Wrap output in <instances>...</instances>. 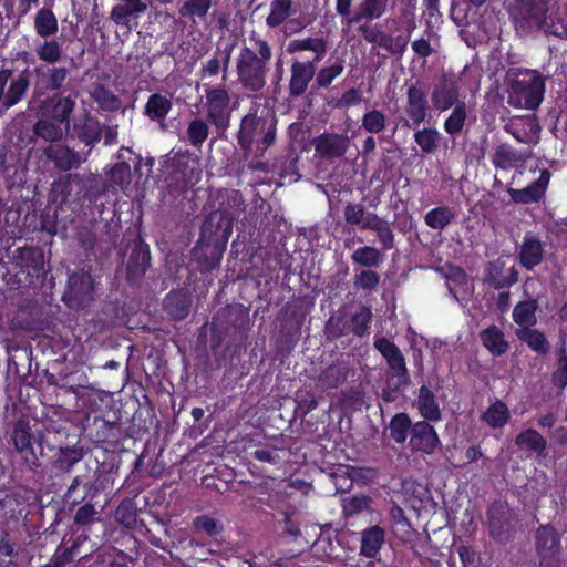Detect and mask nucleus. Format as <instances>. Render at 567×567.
Masks as SVG:
<instances>
[{
    "mask_svg": "<svg viewBox=\"0 0 567 567\" xmlns=\"http://www.w3.org/2000/svg\"><path fill=\"white\" fill-rule=\"evenodd\" d=\"M271 56L269 43L252 32L249 45L241 49L236 65L238 80L247 91L259 92L264 89Z\"/></svg>",
    "mask_w": 567,
    "mask_h": 567,
    "instance_id": "obj_1",
    "label": "nucleus"
},
{
    "mask_svg": "<svg viewBox=\"0 0 567 567\" xmlns=\"http://www.w3.org/2000/svg\"><path fill=\"white\" fill-rule=\"evenodd\" d=\"M328 50L323 38L295 39L287 47L288 53L311 51L315 53L311 61H293L290 66L289 95L299 97L306 93L310 82L316 78V63L321 61Z\"/></svg>",
    "mask_w": 567,
    "mask_h": 567,
    "instance_id": "obj_2",
    "label": "nucleus"
},
{
    "mask_svg": "<svg viewBox=\"0 0 567 567\" xmlns=\"http://www.w3.org/2000/svg\"><path fill=\"white\" fill-rule=\"evenodd\" d=\"M545 83L536 71H525L511 84L508 104L514 107L535 110L543 101Z\"/></svg>",
    "mask_w": 567,
    "mask_h": 567,
    "instance_id": "obj_3",
    "label": "nucleus"
},
{
    "mask_svg": "<svg viewBox=\"0 0 567 567\" xmlns=\"http://www.w3.org/2000/svg\"><path fill=\"white\" fill-rule=\"evenodd\" d=\"M78 92H58L39 97L34 104L31 99L28 102V110L38 116H45L64 123V128H70V117L76 104Z\"/></svg>",
    "mask_w": 567,
    "mask_h": 567,
    "instance_id": "obj_4",
    "label": "nucleus"
},
{
    "mask_svg": "<svg viewBox=\"0 0 567 567\" xmlns=\"http://www.w3.org/2000/svg\"><path fill=\"white\" fill-rule=\"evenodd\" d=\"M31 74L33 76L31 103L34 104L39 97H43L50 92L65 91L64 84L70 75V70L55 64H39L32 69Z\"/></svg>",
    "mask_w": 567,
    "mask_h": 567,
    "instance_id": "obj_5",
    "label": "nucleus"
},
{
    "mask_svg": "<svg viewBox=\"0 0 567 567\" xmlns=\"http://www.w3.org/2000/svg\"><path fill=\"white\" fill-rule=\"evenodd\" d=\"M12 75V69H0V117L3 116L8 110L20 103L30 87V79L27 70L21 72L16 79H11Z\"/></svg>",
    "mask_w": 567,
    "mask_h": 567,
    "instance_id": "obj_6",
    "label": "nucleus"
},
{
    "mask_svg": "<svg viewBox=\"0 0 567 567\" xmlns=\"http://www.w3.org/2000/svg\"><path fill=\"white\" fill-rule=\"evenodd\" d=\"M190 260L203 274L213 270V212L207 213L204 218L199 237L190 251Z\"/></svg>",
    "mask_w": 567,
    "mask_h": 567,
    "instance_id": "obj_7",
    "label": "nucleus"
},
{
    "mask_svg": "<svg viewBox=\"0 0 567 567\" xmlns=\"http://www.w3.org/2000/svg\"><path fill=\"white\" fill-rule=\"evenodd\" d=\"M517 519L508 504L495 502L488 509V527L492 537L498 542H505L515 532Z\"/></svg>",
    "mask_w": 567,
    "mask_h": 567,
    "instance_id": "obj_8",
    "label": "nucleus"
},
{
    "mask_svg": "<svg viewBox=\"0 0 567 567\" xmlns=\"http://www.w3.org/2000/svg\"><path fill=\"white\" fill-rule=\"evenodd\" d=\"M12 442L16 450L20 453L24 463L35 472L42 466V462L37 454L35 447L42 451L40 443L35 442L34 436L30 432L28 424L19 422L16 424L12 433Z\"/></svg>",
    "mask_w": 567,
    "mask_h": 567,
    "instance_id": "obj_9",
    "label": "nucleus"
},
{
    "mask_svg": "<svg viewBox=\"0 0 567 567\" xmlns=\"http://www.w3.org/2000/svg\"><path fill=\"white\" fill-rule=\"evenodd\" d=\"M536 549L542 567H559L560 540L550 526H542L536 532Z\"/></svg>",
    "mask_w": 567,
    "mask_h": 567,
    "instance_id": "obj_10",
    "label": "nucleus"
},
{
    "mask_svg": "<svg viewBox=\"0 0 567 567\" xmlns=\"http://www.w3.org/2000/svg\"><path fill=\"white\" fill-rule=\"evenodd\" d=\"M548 0H515L511 14L522 24L542 28L546 21Z\"/></svg>",
    "mask_w": 567,
    "mask_h": 567,
    "instance_id": "obj_11",
    "label": "nucleus"
},
{
    "mask_svg": "<svg viewBox=\"0 0 567 567\" xmlns=\"http://www.w3.org/2000/svg\"><path fill=\"white\" fill-rule=\"evenodd\" d=\"M150 266V247L142 238H138L134 241L126 264V280L128 285L132 287H140Z\"/></svg>",
    "mask_w": 567,
    "mask_h": 567,
    "instance_id": "obj_12",
    "label": "nucleus"
},
{
    "mask_svg": "<svg viewBox=\"0 0 567 567\" xmlns=\"http://www.w3.org/2000/svg\"><path fill=\"white\" fill-rule=\"evenodd\" d=\"M93 279L89 272H72L68 279V286L63 293V301L72 307L84 306L92 299Z\"/></svg>",
    "mask_w": 567,
    "mask_h": 567,
    "instance_id": "obj_13",
    "label": "nucleus"
},
{
    "mask_svg": "<svg viewBox=\"0 0 567 567\" xmlns=\"http://www.w3.org/2000/svg\"><path fill=\"white\" fill-rule=\"evenodd\" d=\"M431 102L433 109L444 112L452 106H456L460 101V85L452 76L442 75L434 83L431 92Z\"/></svg>",
    "mask_w": 567,
    "mask_h": 567,
    "instance_id": "obj_14",
    "label": "nucleus"
},
{
    "mask_svg": "<svg viewBox=\"0 0 567 567\" xmlns=\"http://www.w3.org/2000/svg\"><path fill=\"white\" fill-rule=\"evenodd\" d=\"M316 155L322 159L342 157L350 146V138L344 134L322 133L312 140Z\"/></svg>",
    "mask_w": 567,
    "mask_h": 567,
    "instance_id": "obj_15",
    "label": "nucleus"
},
{
    "mask_svg": "<svg viewBox=\"0 0 567 567\" xmlns=\"http://www.w3.org/2000/svg\"><path fill=\"white\" fill-rule=\"evenodd\" d=\"M12 262L27 278H39L44 274V255L38 247L17 248Z\"/></svg>",
    "mask_w": 567,
    "mask_h": 567,
    "instance_id": "obj_16",
    "label": "nucleus"
},
{
    "mask_svg": "<svg viewBox=\"0 0 567 567\" xmlns=\"http://www.w3.org/2000/svg\"><path fill=\"white\" fill-rule=\"evenodd\" d=\"M363 39L391 54H402L408 45L409 39L403 35L392 37L383 32L378 25L362 24L359 28Z\"/></svg>",
    "mask_w": 567,
    "mask_h": 567,
    "instance_id": "obj_17",
    "label": "nucleus"
},
{
    "mask_svg": "<svg viewBox=\"0 0 567 567\" xmlns=\"http://www.w3.org/2000/svg\"><path fill=\"white\" fill-rule=\"evenodd\" d=\"M546 244L534 234H526L517 249V259L523 268L533 270L539 266L546 255Z\"/></svg>",
    "mask_w": 567,
    "mask_h": 567,
    "instance_id": "obj_18",
    "label": "nucleus"
},
{
    "mask_svg": "<svg viewBox=\"0 0 567 567\" xmlns=\"http://www.w3.org/2000/svg\"><path fill=\"white\" fill-rule=\"evenodd\" d=\"M439 443L440 440L434 427L427 422H417L411 427L409 446L412 451L430 454Z\"/></svg>",
    "mask_w": 567,
    "mask_h": 567,
    "instance_id": "obj_19",
    "label": "nucleus"
},
{
    "mask_svg": "<svg viewBox=\"0 0 567 567\" xmlns=\"http://www.w3.org/2000/svg\"><path fill=\"white\" fill-rule=\"evenodd\" d=\"M190 307L192 296L183 289L172 290L163 301L164 311L174 321L184 320L189 315Z\"/></svg>",
    "mask_w": 567,
    "mask_h": 567,
    "instance_id": "obj_20",
    "label": "nucleus"
},
{
    "mask_svg": "<svg viewBox=\"0 0 567 567\" xmlns=\"http://www.w3.org/2000/svg\"><path fill=\"white\" fill-rule=\"evenodd\" d=\"M549 179V171L543 169L537 181L523 189L509 188L508 194L515 203L529 204L538 202L544 196Z\"/></svg>",
    "mask_w": 567,
    "mask_h": 567,
    "instance_id": "obj_21",
    "label": "nucleus"
},
{
    "mask_svg": "<svg viewBox=\"0 0 567 567\" xmlns=\"http://www.w3.org/2000/svg\"><path fill=\"white\" fill-rule=\"evenodd\" d=\"M43 154L61 171L76 168L81 164L79 153L65 145L51 144L44 148Z\"/></svg>",
    "mask_w": 567,
    "mask_h": 567,
    "instance_id": "obj_22",
    "label": "nucleus"
},
{
    "mask_svg": "<svg viewBox=\"0 0 567 567\" xmlns=\"http://www.w3.org/2000/svg\"><path fill=\"white\" fill-rule=\"evenodd\" d=\"M408 101L405 112L414 125L421 124L427 115V102L425 93L416 84H412L408 89Z\"/></svg>",
    "mask_w": 567,
    "mask_h": 567,
    "instance_id": "obj_23",
    "label": "nucleus"
},
{
    "mask_svg": "<svg viewBox=\"0 0 567 567\" xmlns=\"http://www.w3.org/2000/svg\"><path fill=\"white\" fill-rule=\"evenodd\" d=\"M173 107L172 94L163 95L161 93H153L148 96L144 106V115L153 121L163 125V122Z\"/></svg>",
    "mask_w": 567,
    "mask_h": 567,
    "instance_id": "obj_24",
    "label": "nucleus"
},
{
    "mask_svg": "<svg viewBox=\"0 0 567 567\" xmlns=\"http://www.w3.org/2000/svg\"><path fill=\"white\" fill-rule=\"evenodd\" d=\"M506 132L511 133L520 143H538L539 125L535 118L512 120L506 126Z\"/></svg>",
    "mask_w": 567,
    "mask_h": 567,
    "instance_id": "obj_25",
    "label": "nucleus"
},
{
    "mask_svg": "<svg viewBox=\"0 0 567 567\" xmlns=\"http://www.w3.org/2000/svg\"><path fill=\"white\" fill-rule=\"evenodd\" d=\"M33 134L47 142H59L62 140L64 131V123L49 118L45 116H39L38 121L33 124Z\"/></svg>",
    "mask_w": 567,
    "mask_h": 567,
    "instance_id": "obj_26",
    "label": "nucleus"
},
{
    "mask_svg": "<svg viewBox=\"0 0 567 567\" xmlns=\"http://www.w3.org/2000/svg\"><path fill=\"white\" fill-rule=\"evenodd\" d=\"M482 344L495 357H501L509 349V344L505 339L503 331L491 326L480 333Z\"/></svg>",
    "mask_w": 567,
    "mask_h": 567,
    "instance_id": "obj_27",
    "label": "nucleus"
},
{
    "mask_svg": "<svg viewBox=\"0 0 567 567\" xmlns=\"http://www.w3.org/2000/svg\"><path fill=\"white\" fill-rule=\"evenodd\" d=\"M388 364L386 383L388 388L393 391H399L409 382L408 368L403 353L391 360Z\"/></svg>",
    "mask_w": 567,
    "mask_h": 567,
    "instance_id": "obj_28",
    "label": "nucleus"
},
{
    "mask_svg": "<svg viewBox=\"0 0 567 567\" xmlns=\"http://www.w3.org/2000/svg\"><path fill=\"white\" fill-rule=\"evenodd\" d=\"M74 131L81 142L87 146H93L102 138V127L100 121L91 115H86L79 124H74Z\"/></svg>",
    "mask_w": 567,
    "mask_h": 567,
    "instance_id": "obj_29",
    "label": "nucleus"
},
{
    "mask_svg": "<svg viewBox=\"0 0 567 567\" xmlns=\"http://www.w3.org/2000/svg\"><path fill=\"white\" fill-rule=\"evenodd\" d=\"M348 370L343 363H333L327 367L317 379V386L321 390L334 389L347 379Z\"/></svg>",
    "mask_w": 567,
    "mask_h": 567,
    "instance_id": "obj_30",
    "label": "nucleus"
},
{
    "mask_svg": "<svg viewBox=\"0 0 567 567\" xmlns=\"http://www.w3.org/2000/svg\"><path fill=\"white\" fill-rule=\"evenodd\" d=\"M34 30L43 39L54 35L59 30L55 14L49 8H41L34 17Z\"/></svg>",
    "mask_w": 567,
    "mask_h": 567,
    "instance_id": "obj_31",
    "label": "nucleus"
},
{
    "mask_svg": "<svg viewBox=\"0 0 567 567\" xmlns=\"http://www.w3.org/2000/svg\"><path fill=\"white\" fill-rule=\"evenodd\" d=\"M538 302L536 299H528L518 302L513 309V320L519 328H530L536 324V310Z\"/></svg>",
    "mask_w": 567,
    "mask_h": 567,
    "instance_id": "obj_32",
    "label": "nucleus"
},
{
    "mask_svg": "<svg viewBox=\"0 0 567 567\" xmlns=\"http://www.w3.org/2000/svg\"><path fill=\"white\" fill-rule=\"evenodd\" d=\"M384 543V530L379 526H372L362 532L361 554L367 557H375Z\"/></svg>",
    "mask_w": 567,
    "mask_h": 567,
    "instance_id": "obj_33",
    "label": "nucleus"
},
{
    "mask_svg": "<svg viewBox=\"0 0 567 567\" xmlns=\"http://www.w3.org/2000/svg\"><path fill=\"white\" fill-rule=\"evenodd\" d=\"M517 338L525 342L534 352L539 354L548 353L550 346L543 332L530 328H518L516 330Z\"/></svg>",
    "mask_w": 567,
    "mask_h": 567,
    "instance_id": "obj_34",
    "label": "nucleus"
},
{
    "mask_svg": "<svg viewBox=\"0 0 567 567\" xmlns=\"http://www.w3.org/2000/svg\"><path fill=\"white\" fill-rule=\"evenodd\" d=\"M344 59L337 58L334 61L326 64L316 72V85L318 89H328L332 82L344 71Z\"/></svg>",
    "mask_w": 567,
    "mask_h": 567,
    "instance_id": "obj_35",
    "label": "nucleus"
},
{
    "mask_svg": "<svg viewBox=\"0 0 567 567\" xmlns=\"http://www.w3.org/2000/svg\"><path fill=\"white\" fill-rule=\"evenodd\" d=\"M113 477L110 472L97 468L94 472L93 478L84 483V489L86 492V499H95L101 493L112 488Z\"/></svg>",
    "mask_w": 567,
    "mask_h": 567,
    "instance_id": "obj_36",
    "label": "nucleus"
},
{
    "mask_svg": "<svg viewBox=\"0 0 567 567\" xmlns=\"http://www.w3.org/2000/svg\"><path fill=\"white\" fill-rule=\"evenodd\" d=\"M370 220L371 221L367 225V229L377 234L378 239L384 250L392 249L394 247V233L392 230L391 224L377 214L371 216Z\"/></svg>",
    "mask_w": 567,
    "mask_h": 567,
    "instance_id": "obj_37",
    "label": "nucleus"
},
{
    "mask_svg": "<svg viewBox=\"0 0 567 567\" xmlns=\"http://www.w3.org/2000/svg\"><path fill=\"white\" fill-rule=\"evenodd\" d=\"M417 408L426 420L437 421L441 417V411L435 402L434 393L426 385H422L419 390Z\"/></svg>",
    "mask_w": 567,
    "mask_h": 567,
    "instance_id": "obj_38",
    "label": "nucleus"
},
{
    "mask_svg": "<svg viewBox=\"0 0 567 567\" xmlns=\"http://www.w3.org/2000/svg\"><path fill=\"white\" fill-rule=\"evenodd\" d=\"M238 105L236 96H229L224 90H215V125H225L230 110Z\"/></svg>",
    "mask_w": 567,
    "mask_h": 567,
    "instance_id": "obj_39",
    "label": "nucleus"
},
{
    "mask_svg": "<svg viewBox=\"0 0 567 567\" xmlns=\"http://www.w3.org/2000/svg\"><path fill=\"white\" fill-rule=\"evenodd\" d=\"M388 1L389 0H363L349 22L358 23L362 19L380 18L386 10Z\"/></svg>",
    "mask_w": 567,
    "mask_h": 567,
    "instance_id": "obj_40",
    "label": "nucleus"
},
{
    "mask_svg": "<svg viewBox=\"0 0 567 567\" xmlns=\"http://www.w3.org/2000/svg\"><path fill=\"white\" fill-rule=\"evenodd\" d=\"M292 14V0H272L266 24L269 28H277Z\"/></svg>",
    "mask_w": 567,
    "mask_h": 567,
    "instance_id": "obj_41",
    "label": "nucleus"
},
{
    "mask_svg": "<svg viewBox=\"0 0 567 567\" xmlns=\"http://www.w3.org/2000/svg\"><path fill=\"white\" fill-rule=\"evenodd\" d=\"M515 443L518 447L534 452L542 455L547 447L546 440L533 429H528L515 439Z\"/></svg>",
    "mask_w": 567,
    "mask_h": 567,
    "instance_id": "obj_42",
    "label": "nucleus"
},
{
    "mask_svg": "<svg viewBox=\"0 0 567 567\" xmlns=\"http://www.w3.org/2000/svg\"><path fill=\"white\" fill-rule=\"evenodd\" d=\"M267 120L256 114H248L241 121L240 141L250 144L257 134L264 133Z\"/></svg>",
    "mask_w": 567,
    "mask_h": 567,
    "instance_id": "obj_43",
    "label": "nucleus"
},
{
    "mask_svg": "<svg viewBox=\"0 0 567 567\" xmlns=\"http://www.w3.org/2000/svg\"><path fill=\"white\" fill-rule=\"evenodd\" d=\"M35 54L39 60L45 62L44 65L55 64L62 58V44L55 39H45L35 48Z\"/></svg>",
    "mask_w": 567,
    "mask_h": 567,
    "instance_id": "obj_44",
    "label": "nucleus"
},
{
    "mask_svg": "<svg viewBox=\"0 0 567 567\" xmlns=\"http://www.w3.org/2000/svg\"><path fill=\"white\" fill-rule=\"evenodd\" d=\"M343 215L347 224L367 229V225L371 221L370 217L375 214L367 212L364 206L361 204L348 203L344 206Z\"/></svg>",
    "mask_w": 567,
    "mask_h": 567,
    "instance_id": "obj_45",
    "label": "nucleus"
},
{
    "mask_svg": "<svg viewBox=\"0 0 567 567\" xmlns=\"http://www.w3.org/2000/svg\"><path fill=\"white\" fill-rule=\"evenodd\" d=\"M83 453L80 449H60L53 463V467L59 472L69 473L74 467V465L81 461Z\"/></svg>",
    "mask_w": 567,
    "mask_h": 567,
    "instance_id": "obj_46",
    "label": "nucleus"
},
{
    "mask_svg": "<svg viewBox=\"0 0 567 567\" xmlns=\"http://www.w3.org/2000/svg\"><path fill=\"white\" fill-rule=\"evenodd\" d=\"M351 259L357 265L372 268L378 267L382 262L383 256L378 248L363 246L353 251Z\"/></svg>",
    "mask_w": 567,
    "mask_h": 567,
    "instance_id": "obj_47",
    "label": "nucleus"
},
{
    "mask_svg": "<svg viewBox=\"0 0 567 567\" xmlns=\"http://www.w3.org/2000/svg\"><path fill=\"white\" fill-rule=\"evenodd\" d=\"M96 520H99V512L90 501L76 509L73 525L76 526V530L86 532Z\"/></svg>",
    "mask_w": 567,
    "mask_h": 567,
    "instance_id": "obj_48",
    "label": "nucleus"
},
{
    "mask_svg": "<svg viewBox=\"0 0 567 567\" xmlns=\"http://www.w3.org/2000/svg\"><path fill=\"white\" fill-rule=\"evenodd\" d=\"M505 264L501 260L491 261L485 267L484 281L495 289L508 287L506 281Z\"/></svg>",
    "mask_w": 567,
    "mask_h": 567,
    "instance_id": "obj_49",
    "label": "nucleus"
},
{
    "mask_svg": "<svg viewBox=\"0 0 567 567\" xmlns=\"http://www.w3.org/2000/svg\"><path fill=\"white\" fill-rule=\"evenodd\" d=\"M529 155L530 154H518L509 145L502 144L496 148L493 162L496 166L506 168L525 161Z\"/></svg>",
    "mask_w": 567,
    "mask_h": 567,
    "instance_id": "obj_50",
    "label": "nucleus"
},
{
    "mask_svg": "<svg viewBox=\"0 0 567 567\" xmlns=\"http://www.w3.org/2000/svg\"><path fill=\"white\" fill-rule=\"evenodd\" d=\"M467 117V107L465 102L457 103L452 113L444 122V130L450 135L458 134L464 126Z\"/></svg>",
    "mask_w": 567,
    "mask_h": 567,
    "instance_id": "obj_51",
    "label": "nucleus"
},
{
    "mask_svg": "<svg viewBox=\"0 0 567 567\" xmlns=\"http://www.w3.org/2000/svg\"><path fill=\"white\" fill-rule=\"evenodd\" d=\"M455 218V214L446 206L436 207L426 213L425 224L433 229H443Z\"/></svg>",
    "mask_w": 567,
    "mask_h": 567,
    "instance_id": "obj_52",
    "label": "nucleus"
},
{
    "mask_svg": "<svg viewBox=\"0 0 567 567\" xmlns=\"http://www.w3.org/2000/svg\"><path fill=\"white\" fill-rule=\"evenodd\" d=\"M99 441L112 446H117L124 439L122 424L104 421L96 433Z\"/></svg>",
    "mask_w": 567,
    "mask_h": 567,
    "instance_id": "obj_53",
    "label": "nucleus"
},
{
    "mask_svg": "<svg viewBox=\"0 0 567 567\" xmlns=\"http://www.w3.org/2000/svg\"><path fill=\"white\" fill-rule=\"evenodd\" d=\"M440 133L436 128L426 127L414 133V141L421 151L426 154L434 153L437 148Z\"/></svg>",
    "mask_w": 567,
    "mask_h": 567,
    "instance_id": "obj_54",
    "label": "nucleus"
},
{
    "mask_svg": "<svg viewBox=\"0 0 567 567\" xmlns=\"http://www.w3.org/2000/svg\"><path fill=\"white\" fill-rule=\"evenodd\" d=\"M509 412L505 403L497 401L483 414V420L492 427H502L508 420Z\"/></svg>",
    "mask_w": 567,
    "mask_h": 567,
    "instance_id": "obj_55",
    "label": "nucleus"
},
{
    "mask_svg": "<svg viewBox=\"0 0 567 567\" xmlns=\"http://www.w3.org/2000/svg\"><path fill=\"white\" fill-rule=\"evenodd\" d=\"M116 520L126 528H134L137 522V511L132 499H123L115 511Z\"/></svg>",
    "mask_w": 567,
    "mask_h": 567,
    "instance_id": "obj_56",
    "label": "nucleus"
},
{
    "mask_svg": "<svg viewBox=\"0 0 567 567\" xmlns=\"http://www.w3.org/2000/svg\"><path fill=\"white\" fill-rule=\"evenodd\" d=\"M411 427V421L405 413H399L390 422V435L396 443H403L406 440L408 431Z\"/></svg>",
    "mask_w": 567,
    "mask_h": 567,
    "instance_id": "obj_57",
    "label": "nucleus"
},
{
    "mask_svg": "<svg viewBox=\"0 0 567 567\" xmlns=\"http://www.w3.org/2000/svg\"><path fill=\"white\" fill-rule=\"evenodd\" d=\"M386 125L385 115L379 110H371L362 116V127L370 134L381 133Z\"/></svg>",
    "mask_w": 567,
    "mask_h": 567,
    "instance_id": "obj_58",
    "label": "nucleus"
},
{
    "mask_svg": "<svg viewBox=\"0 0 567 567\" xmlns=\"http://www.w3.org/2000/svg\"><path fill=\"white\" fill-rule=\"evenodd\" d=\"M93 97L100 109L107 112H115L121 107V100L110 90L100 86L95 90Z\"/></svg>",
    "mask_w": 567,
    "mask_h": 567,
    "instance_id": "obj_59",
    "label": "nucleus"
},
{
    "mask_svg": "<svg viewBox=\"0 0 567 567\" xmlns=\"http://www.w3.org/2000/svg\"><path fill=\"white\" fill-rule=\"evenodd\" d=\"M83 394L84 396H81L80 401L83 406L91 411L100 410L101 404L105 402L110 395L107 391L99 390L91 384L87 385V389H85Z\"/></svg>",
    "mask_w": 567,
    "mask_h": 567,
    "instance_id": "obj_60",
    "label": "nucleus"
},
{
    "mask_svg": "<svg viewBox=\"0 0 567 567\" xmlns=\"http://www.w3.org/2000/svg\"><path fill=\"white\" fill-rule=\"evenodd\" d=\"M213 432L208 433L200 443H198L190 452L189 456L193 461H200L206 465L213 463Z\"/></svg>",
    "mask_w": 567,
    "mask_h": 567,
    "instance_id": "obj_61",
    "label": "nucleus"
},
{
    "mask_svg": "<svg viewBox=\"0 0 567 567\" xmlns=\"http://www.w3.org/2000/svg\"><path fill=\"white\" fill-rule=\"evenodd\" d=\"M371 319V310L367 307H361L359 311L351 317L350 331L358 337H362L368 331Z\"/></svg>",
    "mask_w": 567,
    "mask_h": 567,
    "instance_id": "obj_62",
    "label": "nucleus"
},
{
    "mask_svg": "<svg viewBox=\"0 0 567 567\" xmlns=\"http://www.w3.org/2000/svg\"><path fill=\"white\" fill-rule=\"evenodd\" d=\"M187 135L192 145L200 146L208 137V126L203 120H193L188 125Z\"/></svg>",
    "mask_w": 567,
    "mask_h": 567,
    "instance_id": "obj_63",
    "label": "nucleus"
},
{
    "mask_svg": "<svg viewBox=\"0 0 567 567\" xmlns=\"http://www.w3.org/2000/svg\"><path fill=\"white\" fill-rule=\"evenodd\" d=\"M557 369L553 373V384L559 389L567 386V351L565 346H561L558 352Z\"/></svg>",
    "mask_w": 567,
    "mask_h": 567,
    "instance_id": "obj_64",
    "label": "nucleus"
}]
</instances>
